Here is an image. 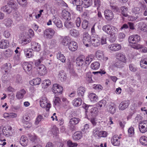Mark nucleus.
I'll use <instances>...</instances> for the list:
<instances>
[{
  "instance_id": "f257e3e1",
  "label": "nucleus",
  "mask_w": 147,
  "mask_h": 147,
  "mask_svg": "<svg viewBox=\"0 0 147 147\" xmlns=\"http://www.w3.org/2000/svg\"><path fill=\"white\" fill-rule=\"evenodd\" d=\"M7 4V5L1 7L2 11L9 13L11 12L12 10H16L18 9V4L13 0L8 1Z\"/></svg>"
},
{
  "instance_id": "f03ea898",
  "label": "nucleus",
  "mask_w": 147,
  "mask_h": 147,
  "mask_svg": "<svg viewBox=\"0 0 147 147\" xmlns=\"http://www.w3.org/2000/svg\"><path fill=\"white\" fill-rule=\"evenodd\" d=\"M85 58L83 55H80L77 57L76 60L77 65L80 67L82 70L85 71L87 66L85 62Z\"/></svg>"
},
{
  "instance_id": "7ed1b4c3",
  "label": "nucleus",
  "mask_w": 147,
  "mask_h": 147,
  "mask_svg": "<svg viewBox=\"0 0 147 147\" xmlns=\"http://www.w3.org/2000/svg\"><path fill=\"white\" fill-rule=\"evenodd\" d=\"M55 33L54 30L51 28L47 29L44 31V37L46 39H51Z\"/></svg>"
},
{
  "instance_id": "20e7f679",
  "label": "nucleus",
  "mask_w": 147,
  "mask_h": 147,
  "mask_svg": "<svg viewBox=\"0 0 147 147\" xmlns=\"http://www.w3.org/2000/svg\"><path fill=\"white\" fill-rule=\"evenodd\" d=\"M40 106L43 108H46L47 110H49L50 107V104L47 102L46 98L44 96L41 97L40 101Z\"/></svg>"
},
{
  "instance_id": "39448f33",
  "label": "nucleus",
  "mask_w": 147,
  "mask_h": 147,
  "mask_svg": "<svg viewBox=\"0 0 147 147\" xmlns=\"http://www.w3.org/2000/svg\"><path fill=\"white\" fill-rule=\"evenodd\" d=\"M128 39L129 43L136 44L140 41V37L138 34H134L129 36Z\"/></svg>"
},
{
  "instance_id": "423d86ee",
  "label": "nucleus",
  "mask_w": 147,
  "mask_h": 147,
  "mask_svg": "<svg viewBox=\"0 0 147 147\" xmlns=\"http://www.w3.org/2000/svg\"><path fill=\"white\" fill-rule=\"evenodd\" d=\"M31 46L32 50L34 51L38 52L41 49L40 45L36 42H32L31 43Z\"/></svg>"
},
{
  "instance_id": "0eeeda50",
  "label": "nucleus",
  "mask_w": 147,
  "mask_h": 147,
  "mask_svg": "<svg viewBox=\"0 0 147 147\" xmlns=\"http://www.w3.org/2000/svg\"><path fill=\"white\" fill-rule=\"evenodd\" d=\"M100 38H98V36H92L90 43H91L92 45L94 47H98L100 44Z\"/></svg>"
},
{
  "instance_id": "6e6552de",
  "label": "nucleus",
  "mask_w": 147,
  "mask_h": 147,
  "mask_svg": "<svg viewBox=\"0 0 147 147\" xmlns=\"http://www.w3.org/2000/svg\"><path fill=\"white\" fill-rule=\"evenodd\" d=\"M80 121V119L78 118L73 117L70 119L69 123V126L74 129L75 128L74 125L78 124Z\"/></svg>"
},
{
  "instance_id": "1a4fd4ad",
  "label": "nucleus",
  "mask_w": 147,
  "mask_h": 147,
  "mask_svg": "<svg viewBox=\"0 0 147 147\" xmlns=\"http://www.w3.org/2000/svg\"><path fill=\"white\" fill-rule=\"evenodd\" d=\"M104 14L105 18L108 20H111L113 18V13L111 10H106L104 12Z\"/></svg>"
},
{
  "instance_id": "9d476101",
  "label": "nucleus",
  "mask_w": 147,
  "mask_h": 147,
  "mask_svg": "<svg viewBox=\"0 0 147 147\" xmlns=\"http://www.w3.org/2000/svg\"><path fill=\"white\" fill-rule=\"evenodd\" d=\"M24 70L27 73H30L32 69V65L28 62H23L22 64Z\"/></svg>"
},
{
  "instance_id": "9b49d317",
  "label": "nucleus",
  "mask_w": 147,
  "mask_h": 147,
  "mask_svg": "<svg viewBox=\"0 0 147 147\" xmlns=\"http://www.w3.org/2000/svg\"><path fill=\"white\" fill-rule=\"evenodd\" d=\"M130 104L129 101L125 100L121 102L119 106V109L120 110L123 111L127 108Z\"/></svg>"
},
{
  "instance_id": "f8f14e48",
  "label": "nucleus",
  "mask_w": 147,
  "mask_h": 147,
  "mask_svg": "<svg viewBox=\"0 0 147 147\" xmlns=\"http://www.w3.org/2000/svg\"><path fill=\"white\" fill-rule=\"evenodd\" d=\"M63 90L62 86L57 84H53V92L55 94L61 93Z\"/></svg>"
},
{
  "instance_id": "ddd939ff",
  "label": "nucleus",
  "mask_w": 147,
  "mask_h": 147,
  "mask_svg": "<svg viewBox=\"0 0 147 147\" xmlns=\"http://www.w3.org/2000/svg\"><path fill=\"white\" fill-rule=\"evenodd\" d=\"M77 43L74 41H71L68 45V48L69 50L75 51L78 48Z\"/></svg>"
},
{
  "instance_id": "4468645a",
  "label": "nucleus",
  "mask_w": 147,
  "mask_h": 147,
  "mask_svg": "<svg viewBox=\"0 0 147 147\" xmlns=\"http://www.w3.org/2000/svg\"><path fill=\"white\" fill-rule=\"evenodd\" d=\"M121 46L120 45L117 44H113L108 46V48L111 51H118L121 49Z\"/></svg>"
},
{
  "instance_id": "2eb2a0df",
  "label": "nucleus",
  "mask_w": 147,
  "mask_h": 147,
  "mask_svg": "<svg viewBox=\"0 0 147 147\" xmlns=\"http://www.w3.org/2000/svg\"><path fill=\"white\" fill-rule=\"evenodd\" d=\"M39 74L41 76L46 74L47 72L45 67L43 65H41L38 67L37 68Z\"/></svg>"
},
{
  "instance_id": "dca6fc26",
  "label": "nucleus",
  "mask_w": 147,
  "mask_h": 147,
  "mask_svg": "<svg viewBox=\"0 0 147 147\" xmlns=\"http://www.w3.org/2000/svg\"><path fill=\"white\" fill-rule=\"evenodd\" d=\"M146 121L143 122V123H142L140 124L139 125V128L140 131L142 133H144L147 131V125Z\"/></svg>"
},
{
  "instance_id": "f3484780",
  "label": "nucleus",
  "mask_w": 147,
  "mask_h": 147,
  "mask_svg": "<svg viewBox=\"0 0 147 147\" xmlns=\"http://www.w3.org/2000/svg\"><path fill=\"white\" fill-rule=\"evenodd\" d=\"M62 17L66 20H70L71 19L70 13L65 9L63 10L61 13Z\"/></svg>"
},
{
  "instance_id": "a211bd4d",
  "label": "nucleus",
  "mask_w": 147,
  "mask_h": 147,
  "mask_svg": "<svg viewBox=\"0 0 147 147\" xmlns=\"http://www.w3.org/2000/svg\"><path fill=\"white\" fill-rule=\"evenodd\" d=\"M115 57L116 59H118L119 61H123L125 63L127 62L126 57L125 55L122 53H117L115 55Z\"/></svg>"
},
{
  "instance_id": "6ab92c4d",
  "label": "nucleus",
  "mask_w": 147,
  "mask_h": 147,
  "mask_svg": "<svg viewBox=\"0 0 147 147\" xmlns=\"http://www.w3.org/2000/svg\"><path fill=\"white\" fill-rule=\"evenodd\" d=\"M91 38L88 32L84 33L83 36V43L88 42L90 43Z\"/></svg>"
},
{
  "instance_id": "aec40b11",
  "label": "nucleus",
  "mask_w": 147,
  "mask_h": 147,
  "mask_svg": "<svg viewBox=\"0 0 147 147\" xmlns=\"http://www.w3.org/2000/svg\"><path fill=\"white\" fill-rule=\"evenodd\" d=\"M120 9L121 11V13L123 16L126 17L128 16L127 13L129 12V10L127 7L122 6L120 7Z\"/></svg>"
},
{
  "instance_id": "412c9836",
  "label": "nucleus",
  "mask_w": 147,
  "mask_h": 147,
  "mask_svg": "<svg viewBox=\"0 0 147 147\" xmlns=\"http://www.w3.org/2000/svg\"><path fill=\"white\" fill-rule=\"evenodd\" d=\"M26 92V91L24 89H22L17 92L16 97L18 99H22Z\"/></svg>"
},
{
  "instance_id": "4be33fe9",
  "label": "nucleus",
  "mask_w": 147,
  "mask_h": 147,
  "mask_svg": "<svg viewBox=\"0 0 147 147\" xmlns=\"http://www.w3.org/2000/svg\"><path fill=\"white\" fill-rule=\"evenodd\" d=\"M9 45V42L7 40H2L0 42V48L1 49H6L7 48Z\"/></svg>"
},
{
  "instance_id": "5701e85b",
  "label": "nucleus",
  "mask_w": 147,
  "mask_h": 147,
  "mask_svg": "<svg viewBox=\"0 0 147 147\" xmlns=\"http://www.w3.org/2000/svg\"><path fill=\"white\" fill-rule=\"evenodd\" d=\"M53 21L56 26L57 27L61 28L63 27V24L61 21L59 19H57L55 17L53 19Z\"/></svg>"
},
{
  "instance_id": "b1692460",
  "label": "nucleus",
  "mask_w": 147,
  "mask_h": 147,
  "mask_svg": "<svg viewBox=\"0 0 147 147\" xmlns=\"http://www.w3.org/2000/svg\"><path fill=\"white\" fill-rule=\"evenodd\" d=\"M20 143L23 146L25 147L27 146L28 143L27 138L24 136H22L20 139Z\"/></svg>"
},
{
  "instance_id": "393cba45",
  "label": "nucleus",
  "mask_w": 147,
  "mask_h": 147,
  "mask_svg": "<svg viewBox=\"0 0 147 147\" xmlns=\"http://www.w3.org/2000/svg\"><path fill=\"white\" fill-rule=\"evenodd\" d=\"M95 56L98 59L104 60V55L103 52L100 50L97 51L96 53Z\"/></svg>"
},
{
  "instance_id": "a878e982",
  "label": "nucleus",
  "mask_w": 147,
  "mask_h": 147,
  "mask_svg": "<svg viewBox=\"0 0 147 147\" xmlns=\"http://www.w3.org/2000/svg\"><path fill=\"white\" fill-rule=\"evenodd\" d=\"M116 106L113 103H111L109 105L108 111L112 114L115 113L116 111Z\"/></svg>"
},
{
  "instance_id": "bb28decb",
  "label": "nucleus",
  "mask_w": 147,
  "mask_h": 147,
  "mask_svg": "<svg viewBox=\"0 0 147 147\" xmlns=\"http://www.w3.org/2000/svg\"><path fill=\"white\" fill-rule=\"evenodd\" d=\"M86 91L85 88L82 86L79 87L78 88L77 90V94L79 97H83Z\"/></svg>"
},
{
  "instance_id": "cd10ccee",
  "label": "nucleus",
  "mask_w": 147,
  "mask_h": 147,
  "mask_svg": "<svg viewBox=\"0 0 147 147\" xmlns=\"http://www.w3.org/2000/svg\"><path fill=\"white\" fill-rule=\"evenodd\" d=\"M58 76L61 81H65L66 78L65 74L63 70H61L59 72Z\"/></svg>"
},
{
  "instance_id": "c85d7f7f",
  "label": "nucleus",
  "mask_w": 147,
  "mask_h": 147,
  "mask_svg": "<svg viewBox=\"0 0 147 147\" xmlns=\"http://www.w3.org/2000/svg\"><path fill=\"white\" fill-rule=\"evenodd\" d=\"M82 136V133L80 131H77L74 134L73 138L74 140H78L80 139Z\"/></svg>"
},
{
  "instance_id": "c756f323",
  "label": "nucleus",
  "mask_w": 147,
  "mask_h": 147,
  "mask_svg": "<svg viewBox=\"0 0 147 147\" xmlns=\"http://www.w3.org/2000/svg\"><path fill=\"white\" fill-rule=\"evenodd\" d=\"M82 102L81 99L80 98H78L74 99L72 103L74 106L78 107L81 105Z\"/></svg>"
},
{
  "instance_id": "7c9ffc66",
  "label": "nucleus",
  "mask_w": 147,
  "mask_h": 147,
  "mask_svg": "<svg viewBox=\"0 0 147 147\" xmlns=\"http://www.w3.org/2000/svg\"><path fill=\"white\" fill-rule=\"evenodd\" d=\"M11 67V64L8 63L4 64L2 66V68L5 72H7Z\"/></svg>"
},
{
  "instance_id": "2f4dec72",
  "label": "nucleus",
  "mask_w": 147,
  "mask_h": 147,
  "mask_svg": "<svg viewBox=\"0 0 147 147\" xmlns=\"http://www.w3.org/2000/svg\"><path fill=\"white\" fill-rule=\"evenodd\" d=\"M116 136H114L111 139L112 144L115 146H118L120 144V141L116 138Z\"/></svg>"
},
{
  "instance_id": "473e14b6",
  "label": "nucleus",
  "mask_w": 147,
  "mask_h": 147,
  "mask_svg": "<svg viewBox=\"0 0 147 147\" xmlns=\"http://www.w3.org/2000/svg\"><path fill=\"white\" fill-rule=\"evenodd\" d=\"M110 28L107 32V34L111 35L113 34L117 33L118 32L117 29L115 27L111 26H110Z\"/></svg>"
},
{
  "instance_id": "72a5a7b5",
  "label": "nucleus",
  "mask_w": 147,
  "mask_h": 147,
  "mask_svg": "<svg viewBox=\"0 0 147 147\" xmlns=\"http://www.w3.org/2000/svg\"><path fill=\"white\" fill-rule=\"evenodd\" d=\"M94 58V56L92 54L89 55L86 57L85 63L87 67L88 65L91 63Z\"/></svg>"
},
{
  "instance_id": "f704fd0d",
  "label": "nucleus",
  "mask_w": 147,
  "mask_h": 147,
  "mask_svg": "<svg viewBox=\"0 0 147 147\" xmlns=\"http://www.w3.org/2000/svg\"><path fill=\"white\" fill-rule=\"evenodd\" d=\"M98 112V109L96 107L92 108L90 110V115L92 117H96L97 115Z\"/></svg>"
},
{
  "instance_id": "c9c22d12",
  "label": "nucleus",
  "mask_w": 147,
  "mask_h": 147,
  "mask_svg": "<svg viewBox=\"0 0 147 147\" xmlns=\"http://www.w3.org/2000/svg\"><path fill=\"white\" fill-rule=\"evenodd\" d=\"M71 41L70 38L69 37L65 36L63 38L61 41V43L63 45L67 46V45H68Z\"/></svg>"
},
{
  "instance_id": "e433bc0d",
  "label": "nucleus",
  "mask_w": 147,
  "mask_h": 147,
  "mask_svg": "<svg viewBox=\"0 0 147 147\" xmlns=\"http://www.w3.org/2000/svg\"><path fill=\"white\" fill-rule=\"evenodd\" d=\"M133 48L136 49H142V51L143 53H146L147 52V49L146 47H144L143 45L140 44H136Z\"/></svg>"
},
{
  "instance_id": "4c0bfd02",
  "label": "nucleus",
  "mask_w": 147,
  "mask_h": 147,
  "mask_svg": "<svg viewBox=\"0 0 147 147\" xmlns=\"http://www.w3.org/2000/svg\"><path fill=\"white\" fill-rule=\"evenodd\" d=\"M57 59L60 60L61 62L63 63L65 62L66 58L64 55L61 52H58L57 54Z\"/></svg>"
},
{
  "instance_id": "58836bf2",
  "label": "nucleus",
  "mask_w": 147,
  "mask_h": 147,
  "mask_svg": "<svg viewBox=\"0 0 147 147\" xmlns=\"http://www.w3.org/2000/svg\"><path fill=\"white\" fill-rule=\"evenodd\" d=\"M41 81V80L40 78H36L30 81V83L32 85H36L39 84Z\"/></svg>"
},
{
  "instance_id": "ea45409f",
  "label": "nucleus",
  "mask_w": 147,
  "mask_h": 147,
  "mask_svg": "<svg viewBox=\"0 0 147 147\" xmlns=\"http://www.w3.org/2000/svg\"><path fill=\"white\" fill-rule=\"evenodd\" d=\"M64 26L67 29H69L73 28L74 24L71 21H66L64 23Z\"/></svg>"
},
{
  "instance_id": "a19ab883",
  "label": "nucleus",
  "mask_w": 147,
  "mask_h": 147,
  "mask_svg": "<svg viewBox=\"0 0 147 147\" xmlns=\"http://www.w3.org/2000/svg\"><path fill=\"white\" fill-rule=\"evenodd\" d=\"M69 32L71 35L74 37H78L80 34L78 31L75 29H72Z\"/></svg>"
},
{
  "instance_id": "79ce46f5",
  "label": "nucleus",
  "mask_w": 147,
  "mask_h": 147,
  "mask_svg": "<svg viewBox=\"0 0 147 147\" xmlns=\"http://www.w3.org/2000/svg\"><path fill=\"white\" fill-rule=\"evenodd\" d=\"M124 63L123 62L121 61H118L114 64L115 67L118 68H122L124 67L125 65Z\"/></svg>"
},
{
  "instance_id": "37998d69",
  "label": "nucleus",
  "mask_w": 147,
  "mask_h": 147,
  "mask_svg": "<svg viewBox=\"0 0 147 147\" xmlns=\"http://www.w3.org/2000/svg\"><path fill=\"white\" fill-rule=\"evenodd\" d=\"M83 3L84 5L83 7L85 8H87L92 5V0H84L83 1Z\"/></svg>"
},
{
  "instance_id": "c03bdc74",
  "label": "nucleus",
  "mask_w": 147,
  "mask_h": 147,
  "mask_svg": "<svg viewBox=\"0 0 147 147\" xmlns=\"http://www.w3.org/2000/svg\"><path fill=\"white\" fill-rule=\"evenodd\" d=\"M4 24L7 27L9 28L11 26L13 22L11 19L8 18L5 20Z\"/></svg>"
},
{
  "instance_id": "a18cd8bd",
  "label": "nucleus",
  "mask_w": 147,
  "mask_h": 147,
  "mask_svg": "<svg viewBox=\"0 0 147 147\" xmlns=\"http://www.w3.org/2000/svg\"><path fill=\"white\" fill-rule=\"evenodd\" d=\"M88 97L92 102H96L98 100L97 96L94 93L90 94Z\"/></svg>"
},
{
  "instance_id": "49530a36",
  "label": "nucleus",
  "mask_w": 147,
  "mask_h": 147,
  "mask_svg": "<svg viewBox=\"0 0 147 147\" xmlns=\"http://www.w3.org/2000/svg\"><path fill=\"white\" fill-rule=\"evenodd\" d=\"M100 131L97 129H94L93 131V135L97 138H100Z\"/></svg>"
},
{
  "instance_id": "de8ad7c7",
  "label": "nucleus",
  "mask_w": 147,
  "mask_h": 147,
  "mask_svg": "<svg viewBox=\"0 0 147 147\" xmlns=\"http://www.w3.org/2000/svg\"><path fill=\"white\" fill-rule=\"evenodd\" d=\"M99 63L97 61H95L92 63L91 65V68L93 70L98 69L100 67Z\"/></svg>"
},
{
  "instance_id": "09e8293b",
  "label": "nucleus",
  "mask_w": 147,
  "mask_h": 147,
  "mask_svg": "<svg viewBox=\"0 0 147 147\" xmlns=\"http://www.w3.org/2000/svg\"><path fill=\"white\" fill-rule=\"evenodd\" d=\"M107 102L106 100H102L99 101L97 104L96 105L98 107L103 108L106 105Z\"/></svg>"
},
{
  "instance_id": "8fccbe9b",
  "label": "nucleus",
  "mask_w": 147,
  "mask_h": 147,
  "mask_svg": "<svg viewBox=\"0 0 147 147\" xmlns=\"http://www.w3.org/2000/svg\"><path fill=\"white\" fill-rule=\"evenodd\" d=\"M147 59L144 58L142 59L140 63V65L141 67L144 69H146L147 64Z\"/></svg>"
},
{
  "instance_id": "3c124183",
  "label": "nucleus",
  "mask_w": 147,
  "mask_h": 147,
  "mask_svg": "<svg viewBox=\"0 0 147 147\" xmlns=\"http://www.w3.org/2000/svg\"><path fill=\"white\" fill-rule=\"evenodd\" d=\"M61 101L58 97H55L54 99V106L55 107H59L61 104Z\"/></svg>"
},
{
  "instance_id": "603ef678",
  "label": "nucleus",
  "mask_w": 147,
  "mask_h": 147,
  "mask_svg": "<svg viewBox=\"0 0 147 147\" xmlns=\"http://www.w3.org/2000/svg\"><path fill=\"white\" fill-rule=\"evenodd\" d=\"M19 4L23 7L27 6V2L26 0H17Z\"/></svg>"
},
{
  "instance_id": "864d4df0",
  "label": "nucleus",
  "mask_w": 147,
  "mask_h": 147,
  "mask_svg": "<svg viewBox=\"0 0 147 147\" xmlns=\"http://www.w3.org/2000/svg\"><path fill=\"white\" fill-rule=\"evenodd\" d=\"M44 60V58L42 57H41L40 59L36 60L35 61L34 64L36 66L39 67L40 65H41L42 63V61Z\"/></svg>"
},
{
  "instance_id": "5fc2aeb1",
  "label": "nucleus",
  "mask_w": 147,
  "mask_h": 147,
  "mask_svg": "<svg viewBox=\"0 0 147 147\" xmlns=\"http://www.w3.org/2000/svg\"><path fill=\"white\" fill-rule=\"evenodd\" d=\"M92 75L91 72L89 71L86 73V79L88 81V83H90L92 81Z\"/></svg>"
},
{
  "instance_id": "6e6d98bb",
  "label": "nucleus",
  "mask_w": 147,
  "mask_h": 147,
  "mask_svg": "<svg viewBox=\"0 0 147 147\" xmlns=\"http://www.w3.org/2000/svg\"><path fill=\"white\" fill-rule=\"evenodd\" d=\"M146 138V136H142L140 139V143L143 145L146 146L147 145Z\"/></svg>"
},
{
  "instance_id": "4d7b16f0",
  "label": "nucleus",
  "mask_w": 147,
  "mask_h": 147,
  "mask_svg": "<svg viewBox=\"0 0 147 147\" xmlns=\"http://www.w3.org/2000/svg\"><path fill=\"white\" fill-rule=\"evenodd\" d=\"M72 3L74 6L82 5L83 4V1L82 0H73L72 1Z\"/></svg>"
},
{
  "instance_id": "13d9d810",
  "label": "nucleus",
  "mask_w": 147,
  "mask_h": 147,
  "mask_svg": "<svg viewBox=\"0 0 147 147\" xmlns=\"http://www.w3.org/2000/svg\"><path fill=\"white\" fill-rule=\"evenodd\" d=\"M13 53V51L9 49H8L5 51L4 54L7 57H9L12 56Z\"/></svg>"
},
{
  "instance_id": "bf43d9fd",
  "label": "nucleus",
  "mask_w": 147,
  "mask_h": 147,
  "mask_svg": "<svg viewBox=\"0 0 147 147\" xmlns=\"http://www.w3.org/2000/svg\"><path fill=\"white\" fill-rule=\"evenodd\" d=\"M111 26L110 24H108L103 26L102 29V30L107 34Z\"/></svg>"
},
{
  "instance_id": "052dcab7",
  "label": "nucleus",
  "mask_w": 147,
  "mask_h": 147,
  "mask_svg": "<svg viewBox=\"0 0 147 147\" xmlns=\"http://www.w3.org/2000/svg\"><path fill=\"white\" fill-rule=\"evenodd\" d=\"M117 33H115L110 35L109 38V41L111 42H115L116 38V35Z\"/></svg>"
},
{
  "instance_id": "680f3d73",
  "label": "nucleus",
  "mask_w": 147,
  "mask_h": 147,
  "mask_svg": "<svg viewBox=\"0 0 147 147\" xmlns=\"http://www.w3.org/2000/svg\"><path fill=\"white\" fill-rule=\"evenodd\" d=\"M94 7H97V10L99 9V7L101 5V2L100 0H94Z\"/></svg>"
},
{
  "instance_id": "e2e57ef3",
  "label": "nucleus",
  "mask_w": 147,
  "mask_h": 147,
  "mask_svg": "<svg viewBox=\"0 0 147 147\" xmlns=\"http://www.w3.org/2000/svg\"><path fill=\"white\" fill-rule=\"evenodd\" d=\"M15 82L17 84H21L22 82V77L19 75H17L16 77Z\"/></svg>"
},
{
  "instance_id": "0e129e2a",
  "label": "nucleus",
  "mask_w": 147,
  "mask_h": 147,
  "mask_svg": "<svg viewBox=\"0 0 147 147\" xmlns=\"http://www.w3.org/2000/svg\"><path fill=\"white\" fill-rule=\"evenodd\" d=\"M28 135L29 139L33 142H35L37 140V137L35 135H32L29 134H28Z\"/></svg>"
},
{
  "instance_id": "69168bd1",
  "label": "nucleus",
  "mask_w": 147,
  "mask_h": 147,
  "mask_svg": "<svg viewBox=\"0 0 147 147\" xmlns=\"http://www.w3.org/2000/svg\"><path fill=\"white\" fill-rule=\"evenodd\" d=\"M67 145L69 147H74L77 146L78 144L76 143L73 142L70 140H69L67 142Z\"/></svg>"
},
{
  "instance_id": "338daca9",
  "label": "nucleus",
  "mask_w": 147,
  "mask_h": 147,
  "mask_svg": "<svg viewBox=\"0 0 147 147\" xmlns=\"http://www.w3.org/2000/svg\"><path fill=\"white\" fill-rule=\"evenodd\" d=\"M88 21L84 20H83L82 23V28L84 29H86L87 28L88 24Z\"/></svg>"
},
{
  "instance_id": "774afa93",
  "label": "nucleus",
  "mask_w": 147,
  "mask_h": 147,
  "mask_svg": "<svg viewBox=\"0 0 147 147\" xmlns=\"http://www.w3.org/2000/svg\"><path fill=\"white\" fill-rule=\"evenodd\" d=\"M107 36L105 34H103L101 38L100 43L102 45L105 44L106 43Z\"/></svg>"
}]
</instances>
